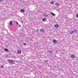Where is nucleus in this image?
I'll list each match as a JSON object with an SVG mask.
<instances>
[{"label":"nucleus","instance_id":"16","mask_svg":"<svg viewBox=\"0 0 78 78\" xmlns=\"http://www.w3.org/2000/svg\"><path fill=\"white\" fill-rule=\"evenodd\" d=\"M73 31V33H76L77 31V30H76L74 29Z\"/></svg>","mask_w":78,"mask_h":78},{"label":"nucleus","instance_id":"23","mask_svg":"<svg viewBox=\"0 0 78 78\" xmlns=\"http://www.w3.org/2000/svg\"><path fill=\"white\" fill-rule=\"evenodd\" d=\"M55 51H56V53H58V51L57 50H55Z\"/></svg>","mask_w":78,"mask_h":78},{"label":"nucleus","instance_id":"11","mask_svg":"<svg viewBox=\"0 0 78 78\" xmlns=\"http://www.w3.org/2000/svg\"><path fill=\"white\" fill-rule=\"evenodd\" d=\"M51 14L53 16H56V14H55V13H53L52 12H51Z\"/></svg>","mask_w":78,"mask_h":78},{"label":"nucleus","instance_id":"20","mask_svg":"<svg viewBox=\"0 0 78 78\" xmlns=\"http://www.w3.org/2000/svg\"><path fill=\"white\" fill-rule=\"evenodd\" d=\"M23 45H25V46H26V45H27V44H26V43H23Z\"/></svg>","mask_w":78,"mask_h":78},{"label":"nucleus","instance_id":"4","mask_svg":"<svg viewBox=\"0 0 78 78\" xmlns=\"http://www.w3.org/2000/svg\"><path fill=\"white\" fill-rule=\"evenodd\" d=\"M53 42L54 43V44H57V41L56 40H53Z\"/></svg>","mask_w":78,"mask_h":78},{"label":"nucleus","instance_id":"8","mask_svg":"<svg viewBox=\"0 0 78 78\" xmlns=\"http://www.w3.org/2000/svg\"><path fill=\"white\" fill-rule=\"evenodd\" d=\"M71 57L73 59L75 58V55H71Z\"/></svg>","mask_w":78,"mask_h":78},{"label":"nucleus","instance_id":"29","mask_svg":"<svg viewBox=\"0 0 78 78\" xmlns=\"http://www.w3.org/2000/svg\"><path fill=\"white\" fill-rule=\"evenodd\" d=\"M7 78H8V77H7Z\"/></svg>","mask_w":78,"mask_h":78},{"label":"nucleus","instance_id":"7","mask_svg":"<svg viewBox=\"0 0 78 78\" xmlns=\"http://www.w3.org/2000/svg\"><path fill=\"white\" fill-rule=\"evenodd\" d=\"M17 52L19 54H20V53H22V51L20 50H18V51H17Z\"/></svg>","mask_w":78,"mask_h":78},{"label":"nucleus","instance_id":"21","mask_svg":"<svg viewBox=\"0 0 78 78\" xmlns=\"http://www.w3.org/2000/svg\"><path fill=\"white\" fill-rule=\"evenodd\" d=\"M6 37H7L6 38L7 39H9V37H7V36H6Z\"/></svg>","mask_w":78,"mask_h":78},{"label":"nucleus","instance_id":"3","mask_svg":"<svg viewBox=\"0 0 78 78\" xmlns=\"http://www.w3.org/2000/svg\"><path fill=\"white\" fill-rule=\"evenodd\" d=\"M55 27V28H58L59 27V25L58 24H55L54 25Z\"/></svg>","mask_w":78,"mask_h":78},{"label":"nucleus","instance_id":"6","mask_svg":"<svg viewBox=\"0 0 78 78\" xmlns=\"http://www.w3.org/2000/svg\"><path fill=\"white\" fill-rule=\"evenodd\" d=\"M10 36V37H11V34H9V33H8V34H7L6 35H5V36Z\"/></svg>","mask_w":78,"mask_h":78},{"label":"nucleus","instance_id":"24","mask_svg":"<svg viewBox=\"0 0 78 78\" xmlns=\"http://www.w3.org/2000/svg\"><path fill=\"white\" fill-rule=\"evenodd\" d=\"M76 17H77V18H78V14L76 15Z\"/></svg>","mask_w":78,"mask_h":78},{"label":"nucleus","instance_id":"18","mask_svg":"<svg viewBox=\"0 0 78 78\" xmlns=\"http://www.w3.org/2000/svg\"><path fill=\"white\" fill-rule=\"evenodd\" d=\"M0 67L1 68H2V69H3L4 68V66H3V65H1Z\"/></svg>","mask_w":78,"mask_h":78},{"label":"nucleus","instance_id":"12","mask_svg":"<svg viewBox=\"0 0 78 78\" xmlns=\"http://www.w3.org/2000/svg\"><path fill=\"white\" fill-rule=\"evenodd\" d=\"M69 33L71 34H73V30H71V31H69Z\"/></svg>","mask_w":78,"mask_h":78},{"label":"nucleus","instance_id":"17","mask_svg":"<svg viewBox=\"0 0 78 78\" xmlns=\"http://www.w3.org/2000/svg\"><path fill=\"white\" fill-rule=\"evenodd\" d=\"M54 3V2L53 1H51V4L52 5H53Z\"/></svg>","mask_w":78,"mask_h":78},{"label":"nucleus","instance_id":"19","mask_svg":"<svg viewBox=\"0 0 78 78\" xmlns=\"http://www.w3.org/2000/svg\"><path fill=\"white\" fill-rule=\"evenodd\" d=\"M12 21L10 22V25H13V24H12Z\"/></svg>","mask_w":78,"mask_h":78},{"label":"nucleus","instance_id":"13","mask_svg":"<svg viewBox=\"0 0 78 78\" xmlns=\"http://www.w3.org/2000/svg\"><path fill=\"white\" fill-rule=\"evenodd\" d=\"M43 22H45V21H47V19L46 18H44L42 19Z\"/></svg>","mask_w":78,"mask_h":78},{"label":"nucleus","instance_id":"26","mask_svg":"<svg viewBox=\"0 0 78 78\" xmlns=\"http://www.w3.org/2000/svg\"><path fill=\"white\" fill-rule=\"evenodd\" d=\"M16 24L17 25H18V24H19V23H18V22H16Z\"/></svg>","mask_w":78,"mask_h":78},{"label":"nucleus","instance_id":"25","mask_svg":"<svg viewBox=\"0 0 78 78\" xmlns=\"http://www.w3.org/2000/svg\"><path fill=\"white\" fill-rule=\"evenodd\" d=\"M18 27H21V25H20L19 24V26H18Z\"/></svg>","mask_w":78,"mask_h":78},{"label":"nucleus","instance_id":"10","mask_svg":"<svg viewBox=\"0 0 78 78\" xmlns=\"http://www.w3.org/2000/svg\"><path fill=\"white\" fill-rule=\"evenodd\" d=\"M40 31L42 33H44V29H41L40 30Z\"/></svg>","mask_w":78,"mask_h":78},{"label":"nucleus","instance_id":"22","mask_svg":"<svg viewBox=\"0 0 78 78\" xmlns=\"http://www.w3.org/2000/svg\"><path fill=\"white\" fill-rule=\"evenodd\" d=\"M48 62V60L45 61V62Z\"/></svg>","mask_w":78,"mask_h":78},{"label":"nucleus","instance_id":"9","mask_svg":"<svg viewBox=\"0 0 78 78\" xmlns=\"http://www.w3.org/2000/svg\"><path fill=\"white\" fill-rule=\"evenodd\" d=\"M20 11L22 12H25V10L24 9H21Z\"/></svg>","mask_w":78,"mask_h":78},{"label":"nucleus","instance_id":"1","mask_svg":"<svg viewBox=\"0 0 78 78\" xmlns=\"http://www.w3.org/2000/svg\"><path fill=\"white\" fill-rule=\"evenodd\" d=\"M8 61L10 62V63H13L14 62V60L12 59L8 60Z\"/></svg>","mask_w":78,"mask_h":78},{"label":"nucleus","instance_id":"5","mask_svg":"<svg viewBox=\"0 0 78 78\" xmlns=\"http://www.w3.org/2000/svg\"><path fill=\"white\" fill-rule=\"evenodd\" d=\"M4 51H7V52H9V51L8 49L6 48H5L4 49Z\"/></svg>","mask_w":78,"mask_h":78},{"label":"nucleus","instance_id":"28","mask_svg":"<svg viewBox=\"0 0 78 78\" xmlns=\"http://www.w3.org/2000/svg\"><path fill=\"white\" fill-rule=\"evenodd\" d=\"M2 1H3V0H0V2H2Z\"/></svg>","mask_w":78,"mask_h":78},{"label":"nucleus","instance_id":"27","mask_svg":"<svg viewBox=\"0 0 78 78\" xmlns=\"http://www.w3.org/2000/svg\"><path fill=\"white\" fill-rule=\"evenodd\" d=\"M5 57H8V55H6Z\"/></svg>","mask_w":78,"mask_h":78},{"label":"nucleus","instance_id":"14","mask_svg":"<svg viewBox=\"0 0 78 78\" xmlns=\"http://www.w3.org/2000/svg\"><path fill=\"white\" fill-rule=\"evenodd\" d=\"M55 5L57 6H59V4L58 3H56L55 4Z\"/></svg>","mask_w":78,"mask_h":78},{"label":"nucleus","instance_id":"2","mask_svg":"<svg viewBox=\"0 0 78 78\" xmlns=\"http://www.w3.org/2000/svg\"><path fill=\"white\" fill-rule=\"evenodd\" d=\"M44 17H48V14H47V13H44Z\"/></svg>","mask_w":78,"mask_h":78},{"label":"nucleus","instance_id":"15","mask_svg":"<svg viewBox=\"0 0 78 78\" xmlns=\"http://www.w3.org/2000/svg\"><path fill=\"white\" fill-rule=\"evenodd\" d=\"M48 52L49 53H53V51H52L49 50L48 51Z\"/></svg>","mask_w":78,"mask_h":78}]
</instances>
